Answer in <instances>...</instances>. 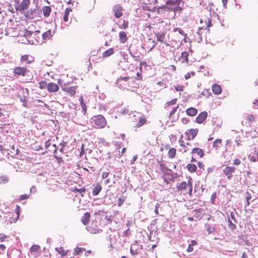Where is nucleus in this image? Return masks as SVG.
<instances>
[{
	"label": "nucleus",
	"mask_w": 258,
	"mask_h": 258,
	"mask_svg": "<svg viewBox=\"0 0 258 258\" xmlns=\"http://www.w3.org/2000/svg\"><path fill=\"white\" fill-rule=\"evenodd\" d=\"M109 175V173L107 171L102 172L101 177L102 179L106 178Z\"/></svg>",
	"instance_id": "4c0bfd02"
},
{
	"label": "nucleus",
	"mask_w": 258,
	"mask_h": 258,
	"mask_svg": "<svg viewBox=\"0 0 258 258\" xmlns=\"http://www.w3.org/2000/svg\"><path fill=\"white\" fill-rule=\"evenodd\" d=\"M93 121L94 122V125L96 128H102L106 123L105 118L102 115L94 116L93 118Z\"/></svg>",
	"instance_id": "f03ea898"
},
{
	"label": "nucleus",
	"mask_w": 258,
	"mask_h": 258,
	"mask_svg": "<svg viewBox=\"0 0 258 258\" xmlns=\"http://www.w3.org/2000/svg\"><path fill=\"white\" fill-rule=\"evenodd\" d=\"M177 187L178 190L186 191V192L188 193L189 196L192 194V182L190 180H188L187 183L185 181L180 182Z\"/></svg>",
	"instance_id": "f257e3e1"
},
{
	"label": "nucleus",
	"mask_w": 258,
	"mask_h": 258,
	"mask_svg": "<svg viewBox=\"0 0 258 258\" xmlns=\"http://www.w3.org/2000/svg\"><path fill=\"white\" fill-rule=\"evenodd\" d=\"M178 107V106H174L172 108V110L170 112V114H169V118H171L172 115L175 113V112L177 110V108Z\"/></svg>",
	"instance_id": "c9c22d12"
},
{
	"label": "nucleus",
	"mask_w": 258,
	"mask_h": 258,
	"mask_svg": "<svg viewBox=\"0 0 258 258\" xmlns=\"http://www.w3.org/2000/svg\"><path fill=\"white\" fill-rule=\"evenodd\" d=\"M137 158H138L137 155L134 156L133 157V158H132V159L131 160V164H133L136 161Z\"/></svg>",
	"instance_id": "6e6d98bb"
},
{
	"label": "nucleus",
	"mask_w": 258,
	"mask_h": 258,
	"mask_svg": "<svg viewBox=\"0 0 258 258\" xmlns=\"http://www.w3.org/2000/svg\"><path fill=\"white\" fill-rule=\"evenodd\" d=\"M228 226L232 230H234L236 228V226L232 223L229 218H228Z\"/></svg>",
	"instance_id": "cd10ccee"
},
{
	"label": "nucleus",
	"mask_w": 258,
	"mask_h": 258,
	"mask_svg": "<svg viewBox=\"0 0 258 258\" xmlns=\"http://www.w3.org/2000/svg\"><path fill=\"white\" fill-rule=\"evenodd\" d=\"M37 102L38 103H40V104H39L38 105L39 106H45V107H46L47 106V104H45V103H44L43 101H41L40 100H38L37 101Z\"/></svg>",
	"instance_id": "49530a36"
},
{
	"label": "nucleus",
	"mask_w": 258,
	"mask_h": 258,
	"mask_svg": "<svg viewBox=\"0 0 258 258\" xmlns=\"http://www.w3.org/2000/svg\"><path fill=\"white\" fill-rule=\"evenodd\" d=\"M230 218H231V219H232L235 222H236L235 215H234V213L233 212H230Z\"/></svg>",
	"instance_id": "864d4df0"
},
{
	"label": "nucleus",
	"mask_w": 258,
	"mask_h": 258,
	"mask_svg": "<svg viewBox=\"0 0 258 258\" xmlns=\"http://www.w3.org/2000/svg\"><path fill=\"white\" fill-rule=\"evenodd\" d=\"M45 84H46V82L45 81H41L40 83V88L41 89H43L44 88L43 85H45Z\"/></svg>",
	"instance_id": "052dcab7"
},
{
	"label": "nucleus",
	"mask_w": 258,
	"mask_h": 258,
	"mask_svg": "<svg viewBox=\"0 0 258 258\" xmlns=\"http://www.w3.org/2000/svg\"><path fill=\"white\" fill-rule=\"evenodd\" d=\"M251 197L249 192H246V206H248L249 205V201L251 199Z\"/></svg>",
	"instance_id": "2f4dec72"
},
{
	"label": "nucleus",
	"mask_w": 258,
	"mask_h": 258,
	"mask_svg": "<svg viewBox=\"0 0 258 258\" xmlns=\"http://www.w3.org/2000/svg\"><path fill=\"white\" fill-rule=\"evenodd\" d=\"M189 244L191 245V246L196 245L197 244V242L195 240H192L191 241V243Z\"/></svg>",
	"instance_id": "13d9d810"
},
{
	"label": "nucleus",
	"mask_w": 258,
	"mask_h": 258,
	"mask_svg": "<svg viewBox=\"0 0 258 258\" xmlns=\"http://www.w3.org/2000/svg\"><path fill=\"white\" fill-rule=\"evenodd\" d=\"M7 237V236L5 235L2 234H0V241H3Z\"/></svg>",
	"instance_id": "3c124183"
},
{
	"label": "nucleus",
	"mask_w": 258,
	"mask_h": 258,
	"mask_svg": "<svg viewBox=\"0 0 258 258\" xmlns=\"http://www.w3.org/2000/svg\"><path fill=\"white\" fill-rule=\"evenodd\" d=\"M235 169L236 168L234 167L227 166L223 170V173L227 178L230 179L232 176V173L235 172Z\"/></svg>",
	"instance_id": "39448f33"
},
{
	"label": "nucleus",
	"mask_w": 258,
	"mask_h": 258,
	"mask_svg": "<svg viewBox=\"0 0 258 258\" xmlns=\"http://www.w3.org/2000/svg\"><path fill=\"white\" fill-rule=\"evenodd\" d=\"M27 71V69L23 67H16L14 69V73L15 75L17 76H25L26 74V72Z\"/></svg>",
	"instance_id": "6e6552de"
},
{
	"label": "nucleus",
	"mask_w": 258,
	"mask_h": 258,
	"mask_svg": "<svg viewBox=\"0 0 258 258\" xmlns=\"http://www.w3.org/2000/svg\"><path fill=\"white\" fill-rule=\"evenodd\" d=\"M52 36L51 30L49 29L42 34L43 39L45 41L50 39Z\"/></svg>",
	"instance_id": "ddd939ff"
},
{
	"label": "nucleus",
	"mask_w": 258,
	"mask_h": 258,
	"mask_svg": "<svg viewBox=\"0 0 258 258\" xmlns=\"http://www.w3.org/2000/svg\"><path fill=\"white\" fill-rule=\"evenodd\" d=\"M216 198V192L213 193L212 195H211V200L212 203H214Z\"/></svg>",
	"instance_id": "ea45409f"
},
{
	"label": "nucleus",
	"mask_w": 258,
	"mask_h": 258,
	"mask_svg": "<svg viewBox=\"0 0 258 258\" xmlns=\"http://www.w3.org/2000/svg\"><path fill=\"white\" fill-rule=\"evenodd\" d=\"M128 26V23L126 21H123V23L119 25L120 29H125Z\"/></svg>",
	"instance_id": "473e14b6"
},
{
	"label": "nucleus",
	"mask_w": 258,
	"mask_h": 258,
	"mask_svg": "<svg viewBox=\"0 0 258 258\" xmlns=\"http://www.w3.org/2000/svg\"><path fill=\"white\" fill-rule=\"evenodd\" d=\"M192 153L198 154L200 157H202L204 155L203 150L198 148H194L192 150Z\"/></svg>",
	"instance_id": "6ab92c4d"
},
{
	"label": "nucleus",
	"mask_w": 258,
	"mask_h": 258,
	"mask_svg": "<svg viewBox=\"0 0 258 258\" xmlns=\"http://www.w3.org/2000/svg\"><path fill=\"white\" fill-rule=\"evenodd\" d=\"M205 227L209 234H212L215 231V228L214 227H212L210 224H206Z\"/></svg>",
	"instance_id": "aec40b11"
},
{
	"label": "nucleus",
	"mask_w": 258,
	"mask_h": 258,
	"mask_svg": "<svg viewBox=\"0 0 258 258\" xmlns=\"http://www.w3.org/2000/svg\"><path fill=\"white\" fill-rule=\"evenodd\" d=\"M91 250H87V251L85 252V256H89V255L90 254H91Z\"/></svg>",
	"instance_id": "774afa93"
},
{
	"label": "nucleus",
	"mask_w": 258,
	"mask_h": 258,
	"mask_svg": "<svg viewBox=\"0 0 258 258\" xmlns=\"http://www.w3.org/2000/svg\"><path fill=\"white\" fill-rule=\"evenodd\" d=\"M29 57L28 55H24L21 57V60L23 61H27L28 63H30L32 61V60H29Z\"/></svg>",
	"instance_id": "bb28decb"
},
{
	"label": "nucleus",
	"mask_w": 258,
	"mask_h": 258,
	"mask_svg": "<svg viewBox=\"0 0 258 258\" xmlns=\"http://www.w3.org/2000/svg\"><path fill=\"white\" fill-rule=\"evenodd\" d=\"M186 113L187 115L193 116L197 113V109L194 107H190L186 109Z\"/></svg>",
	"instance_id": "a211bd4d"
},
{
	"label": "nucleus",
	"mask_w": 258,
	"mask_h": 258,
	"mask_svg": "<svg viewBox=\"0 0 258 258\" xmlns=\"http://www.w3.org/2000/svg\"><path fill=\"white\" fill-rule=\"evenodd\" d=\"M119 37L120 42L122 43H124L127 41V36L125 33L123 31H121L119 33Z\"/></svg>",
	"instance_id": "dca6fc26"
},
{
	"label": "nucleus",
	"mask_w": 258,
	"mask_h": 258,
	"mask_svg": "<svg viewBox=\"0 0 258 258\" xmlns=\"http://www.w3.org/2000/svg\"><path fill=\"white\" fill-rule=\"evenodd\" d=\"M62 89L64 91H67L71 96H73L76 93L75 88L74 86H71L70 87H68V86H64L62 87Z\"/></svg>",
	"instance_id": "9b49d317"
},
{
	"label": "nucleus",
	"mask_w": 258,
	"mask_h": 258,
	"mask_svg": "<svg viewBox=\"0 0 258 258\" xmlns=\"http://www.w3.org/2000/svg\"><path fill=\"white\" fill-rule=\"evenodd\" d=\"M181 55L183 58L187 61L188 53L186 52H182Z\"/></svg>",
	"instance_id": "a19ab883"
},
{
	"label": "nucleus",
	"mask_w": 258,
	"mask_h": 258,
	"mask_svg": "<svg viewBox=\"0 0 258 258\" xmlns=\"http://www.w3.org/2000/svg\"><path fill=\"white\" fill-rule=\"evenodd\" d=\"M176 153V150L172 148L169 149L168 152V157L170 158L174 157Z\"/></svg>",
	"instance_id": "393cba45"
},
{
	"label": "nucleus",
	"mask_w": 258,
	"mask_h": 258,
	"mask_svg": "<svg viewBox=\"0 0 258 258\" xmlns=\"http://www.w3.org/2000/svg\"><path fill=\"white\" fill-rule=\"evenodd\" d=\"M193 250V246H191L189 244L188 247L186 249V251L188 252H191Z\"/></svg>",
	"instance_id": "de8ad7c7"
},
{
	"label": "nucleus",
	"mask_w": 258,
	"mask_h": 258,
	"mask_svg": "<svg viewBox=\"0 0 258 258\" xmlns=\"http://www.w3.org/2000/svg\"><path fill=\"white\" fill-rule=\"evenodd\" d=\"M240 137H237L235 140V143L236 144V145L237 146H239L240 144Z\"/></svg>",
	"instance_id": "c03bdc74"
},
{
	"label": "nucleus",
	"mask_w": 258,
	"mask_h": 258,
	"mask_svg": "<svg viewBox=\"0 0 258 258\" xmlns=\"http://www.w3.org/2000/svg\"><path fill=\"white\" fill-rule=\"evenodd\" d=\"M198 130L196 128H192L186 132L187 139L188 140H193L197 136Z\"/></svg>",
	"instance_id": "423d86ee"
},
{
	"label": "nucleus",
	"mask_w": 258,
	"mask_h": 258,
	"mask_svg": "<svg viewBox=\"0 0 258 258\" xmlns=\"http://www.w3.org/2000/svg\"><path fill=\"white\" fill-rule=\"evenodd\" d=\"M166 5L169 6V7H165L162 6V10L165 8L170 9V10H174L175 8V4L173 0H168L166 2Z\"/></svg>",
	"instance_id": "2eb2a0df"
},
{
	"label": "nucleus",
	"mask_w": 258,
	"mask_h": 258,
	"mask_svg": "<svg viewBox=\"0 0 258 258\" xmlns=\"http://www.w3.org/2000/svg\"><path fill=\"white\" fill-rule=\"evenodd\" d=\"M248 136L251 138H256L258 136V133L255 130H254L248 133Z\"/></svg>",
	"instance_id": "7c9ffc66"
},
{
	"label": "nucleus",
	"mask_w": 258,
	"mask_h": 258,
	"mask_svg": "<svg viewBox=\"0 0 258 258\" xmlns=\"http://www.w3.org/2000/svg\"><path fill=\"white\" fill-rule=\"evenodd\" d=\"M130 251L132 255H136L138 253L137 250H134L132 247L131 248Z\"/></svg>",
	"instance_id": "5fc2aeb1"
},
{
	"label": "nucleus",
	"mask_w": 258,
	"mask_h": 258,
	"mask_svg": "<svg viewBox=\"0 0 258 258\" xmlns=\"http://www.w3.org/2000/svg\"><path fill=\"white\" fill-rule=\"evenodd\" d=\"M168 176H169V180H172V176L171 175H170L171 173V170H169L168 171Z\"/></svg>",
	"instance_id": "0e129e2a"
},
{
	"label": "nucleus",
	"mask_w": 258,
	"mask_h": 258,
	"mask_svg": "<svg viewBox=\"0 0 258 258\" xmlns=\"http://www.w3.org/2000/svg\"><path fill=\"white\" fill-rule=\"evenodd\" d=\"M187 168L188 170L191 172H195L197 169V166L195 164H188L187 165Z\"/></svg>",
	"instance_id": "5701e85b"
},
{
	"label": "nucleus",
	"mask_w": 258,
	"mask_h": 258,
	"mask_svg": "<svg viewBox=\"0 0 258 258\" xmlns=\"http://www.w3.org/2000/svg\"><path fill=\"white\" fill-rule=\"evenodd\" d=\"M42 11L43 13V16L47 18L49 16L51 12V9L49 6H44L42 7Z\"/></svg>",
	"instance_id": "f8f14e48"
},
{
	"label": "nucleus",
	"mask_w": 258,
	"mask_h": 258,
	"mask_svg": "<svg viewBox=\"0 0 258 258\" xmlns=\"http://www.w3.org/2000/svg\"><path fill=\"white\" fill-rule=\"evenodd\" d=\"M146 119L145 117H141L138 122V126H141L144 125L146 122Z\"/></svg>",
	"instance_id": "c756f323"
},
{
	"label": "nucleus",
	"mask_w": 258,
	"mask_h": 258,
	"mask_svg": "<svg viewBox=\"0 0 258 258\" xmlns=\"http://www.w3.org/2000/svg\"><path fill=\"white\" fill-rule=\"evenodd\" d=\"M250 160L251 161H253V162H255L257 161L256 160V156H252L251 157H250Z\"/></svg>",
	"instance_id": "bf43d9fd"
},
{
	"label": "nucleus",
	"mask_w": 258,
	"mask_h": 258,
	"mask_svg": "<svg viewBox=\"0 0 258 258\" xmlns=\"http://www.w3.org/2000/svg\"><path fill=\"white\" fill-rule=\"evenodd\" d=\"M198 166L200 168H203L204 165L202 163L199 162L198 163Z\"/></svg>",
	"instance_id": "69168bd1"
},
{
	"label": "nucleus",
	"mask_w": 258,
	"mask_h": 258,
	"mask_svg": "<svg viewBox=\"0 0 258 258\" xmlns=\"http://www.w3.org/2000/svg\"><path fill=\"white\" fill-rule=\"evenodd\" d=\"M240 163H241V161L239 159H235L234 160L233 164L234 165H238L240 164Z\"/></svg>",
	"instance_id": "79ce46f5"
},
{
	"label": "nucleus",
	"mask_w": 258,
	"mask_h": 258,
	"mask_svg": "<svg viewBox=\"0 0 258 258\" xmlns=\"http://www.w3.org/2000/svg\"><path fill=\"white\" fill-rule=\"evenodd\" d=\"M39 248H40V247L38 245H34L31 247L30 250L31 251H37Z\"/></svg>",
	"instance_id": "72a5a7b5"
},
{
	"label": "nucleus",
	"mask_w": 258,
	"mask_h": 258,
	"mask_svg": "<svg viewBox=\"0 0 258 258\" xmlns=\"http://www.w3.org/2000/svg\"><path fill=\"white\" fill-rule=\"evenodd\" d=\"M114 53V49L112 48L104 51L103 53V57H107L112 55Z\"/></svg>",
	"instance_id": "4be33fe9"
},
{
	"label": "nucleus",
	"mask_w": 258,
	"mask_h": 258,
	"mask_svg": "<svg viewBox=\"0 0 258 258\" xmlns=\"http://www.w3.org/2000/svg\"><path fill=\"white\" fill-rule=\"evenodd\" d=\"M124 200L119 198L117 200V205L118 206H120L123 203Z\"/></svg>",
	"instance_id": "37998d69"
},
{
	"label": "nucleus",
	"mask_w": 258,
	"mask_h": 258,
	"mask_svg": "<svg viewBox=\"0 0 258 258\" xmlns=\"http://www.w3.org/2000/svg\"><path fill=\"white\" fill-rule=\"evenodd\" d=\"M90 215L88 212H86L82 219V222L84 225H87L89 221Z\"/></svg>",
	"instance_id": "f3484780"
},
{
	"label": "nucleus",
	"mask_w": 258,
	"mask_h": 258,
	"mask_svg": "<svg viewBox=\"0 0 258 258\" xmlns=\"http://www.w3.org/2000/svg\"><path fill=\"white\" fill-rule=\"evenodd\" d=\"M183 86H177L176 87H175V89L177 91H181L183 90Z\"/></svg>",
	"instance_id": "603ef678"
},
{
	"label": "nucleus",
	"mask_w": 258,
	"mask_h": 258,
	"mask_svg": "<svg viewBox=\"0 0 258 258\" xmlns=\"http://www.w3.org/2000/svg\"><path fill=\"white\" fill-rule=\"evenodd\" d=\"M29 5V0H23L20 4H19V5L16 7V9L17 10H19V11H23L27 9Z\"/></svg>",
	"instance_id": "20e7f679"
},
{
	"label": "nucleus",
	"mask_w": 258,
	"mask_h": 258,
	"mask_svg": "<svg viewBox=\"0 0 258 258\" xmlns=\"http://www.w3.org/2000/svg\"><path fill=\"white\" fill-rule=\"evenodd\" d=\"M60 250H58V248H56V250L58 252H59L60 253H61L62 255H66V252H64V251L61 248H60Z\"/></svg>",
	"instance_id": "09e8293b"
},
{
	"label": "nucleus",
	"mask_w": 258,
	"mask_h": 258,
	"mask_svg": "<svg viewBox=\"0 0 258 258\" xmlns=\"http://www.w3.org/2000/svg\"><path fill=\"white\" fill-rule=\"evenodd\" d=\"M102 189V186L99 183H97L93 186L92 190V195L97 196Z\"/></svg>",
	"instance_id": "9d476101"
},
{
	"label": "nucleus",
	"mask_w": 258,
	"mask_h": 258,
	"mask_svg": "<svg viewBox=\"0 0 258 258\" xmlns=\"http://www.w3.org/2000/svg\"><path fill=\"white\" fill-rule=\"evenodd\" d=\"M26 16L29 19H32L33 18V11H28L27 13V15H26Z\"/></svg>",
	"instance_id": "58836bf2"
},
{
	"label": "nucleus",
	"mask_w": 258,
	"mask_h": 258,
	"mask_svg": "<svg viewBox=\"0 0 258 258\" xmlns=\"http://www.w3.org/2000/svg\"><path fill=\"white\" fill-rule=\"evenodd\" d=\"M71 11V10L69 8H67L65 10V13L63 17V20L65 22H67L68 21V16L69 13Z\"/></svg>",
	"instance_id": "a878e982"
},
{
	"label": "nucleus",
	"mask_w": 258,
	"mask_h": 258,
	"mask_svg": "<svg viewBox=\"0 0 258 258\" xmlns=\"http://www.w3.org/2000/svg\"><path fill=\"white\" fill-rule=\"evenodd\" d=\"M177 101L176 99H173L171 100L170 102H167L165 106V108H166L169 107L170 105H174L175 104L176 102Z\"/></svg>",
	"instance_id": "c85d7f7f"
},
{
	"label": "nucleus",
	"mask_w": 258,
	"mask_h": 258,
	"mask_svg": "<svg viewBox=\"0 0 258 258\" xmlns=\"http://www.w3.org/2000/svg\"><path fill=\"white\" fill-rule=\"evenodd\" d=\"M77 190L81 194L84 193L85 192V189L84 187L81 188L80 189H77Z\"/></svg>",
	"instance_id": "4d7b16f0"
},
{
	"label": "nucleus",
	"mask_w": 258,
	"mask_h": 258,
	"mask_svg": "<svg viewBox=\"0 0 258 258\" xmlns=\"http://www.w3.org/2000/svg\"><path fill=\"white\" fill-rule=\"evenodd\" d=\"M184 77L186 80L190 78V74L189 73L186 74V75H185Z\"/></svg>",
	"instance_id": "338daca9"
},
{
	"label": "nucleus",
	"mask_w": 258,
	"mask_h": 258,
	"mask_svg": "<svg viewBox=\"0 0 258 258\" xmlns=\"http://www.w3.org/2000/svg\"><path fill=\"white\" fill-rule=\"evenodd\" d=\"M85 250V248L77 247L75 248L73 254L74 255H81L82 252Z\"/></svg>",
	"instance_id": "412c9836"
},
{
	"label": "nucleus",
	"mask_w": 258,
	"mask_h": 258,
	"mask_svg": "<svg viewBox=\"0 0 258 258\" xmlns=\"http://www.w3.org/2000/svg\"><path fill=\"white\" fill-rule=\"evenodd\" d=\"M29 196L30 195H21L19 197V200L20 201H22V200H25V199H27L29 198Z\"/></svg>",
	"instance_id": "e433bc0d"
},
{
	"label": "nucleus",
	"mask_w": 258,
	"mask_h": 258,
	"mask_svg": "<svg viewBox=\"0 0 258 258\" xmlns=\"http://www.w3.org/2000/svg\"><path fill=\"white\" fill-rule=\"evenodd\" d=\"M20 208V207L19 206H17L16 210H15L16 213V214L17 215V218L19 217V215H20V213H19Z\"/></svg>",
	"instance_id": "8fccbe9b"
},
{
	"label": "nucleus",
	"mask_w": 258,
	"mask_h": 258,
	"mask_svg": "<svg viewBox=\"0 0 258 258\" xmlns=\"http://www.w3.org/2000/svg\"><path fill=\"white\" fill-rule=\"evenodd\" d=\"M212 91L215 94L219 95L221 93L222 89L220 85L215 84L212 86Z\"/></svg>",
	"instance_id": "4468645a"
},
{
	"label": "nucleus",
	"mask_w": 258,
	"mask_h": 258,
	"mask_svg": "<svg viewBox=\"0 0 258 258\" xmlns=\"http://www.w3.org/2000/svg\"><path fill=\"white\" fill-rule=\"evenodd\" d=\"M46 88L48 92L52 93L57 92L59 90V86L55 83L50 82L47 85Z\"/></svg>",
	"instance_id": "0eeeda50"
},
{
	"label": "nucleus",
	"mask_w": 258,
	"mask_h": 258,
	"mask_svg": "<svg viewBox=\"0 0 258 258\" xmlns=\"http://www.w3.org/2000/svg\"><path fill=\"white\" fill-rule=\"evenodd\" d=\"M128 112V110L127 109H123V110L121 111L122 114H127Z\"/></svg>",
	"instance_id": "680f3d73"
},
{
	"label": "nucleus",
	"mask_w": 258,
	"mask_h": 258,
	"mask_svg": "<svg viewBox=\"0 0 258 258\" xmlns=\"http://www.w3.org/2000/svg\"><path fill=\"white\" fill-rule=\"evenodd\" d=\"M112 9L116 18H119L122 16V7L120 5L117 4L114 6Z\"/></svg>",
	"instance_id": "7ed1b4c3"
},
{
	"label": "nucleus",
	"mask_w": 258,
	"mask_h": 258,
	"mask_svg": "<svg viewBox=\"0 0 258 258\" xmlns=\"http://www.w3.org/2000/svg\"><path fill=\"white\" fill-rule=\"evenodd\" d=\"M255 117L252 114L248 115L246 119L249 122H252L254 120Z\"/></svg>",
	"instance_id": "f704fd0d"
},
{
	"label": "nucleus",
	"mask_w": 258,
	"mask_h": 258,
	"mask_svg": "<svg viewBox=\"0 0 258 258\" xmlns=\"http://www.w3.org/2000/svg\"><path fill=\"white\" fill-rule=\"evenodd\" d=\"M207 115L208 113L206 111H203L200 113L196 118V122L198 123H203L206 119Z\"/></svg>",
	"instance_id": "1a4fd4ad"
},
{
	"label": "nucleus",
	"mask_w": 258,
	"mask_h": 258,
	"mask_svg": "<svg viewBox=\"0 0 258 258\" xmlns=\"http://www.w3.org/2000/svg\"><path fill=\"white\" fill-rule=\"evenodd\" d=\"M222 140L221 139H217L213 142V147L218 149L221 146Z\"/></svg>",
	"instance_id": "b1692460"
},
{
	"label": "nucleus",
	"mask_w": 258,
	"mask_h": 258,
	"mask_svg": "<svg viewBox=\"0 0 258 258\" xmlns=\"http://www.w3.org/2000/svg\"><path fill=\"white\" fill-rule=\"evenodd\" d=\"M59 145L61 146V147L64 148L67 146V143L63 142L60 143Z\"/></svg>",
	"instance_id": "e2e57ef3"
},
{
	"label": "nucleus",
	"mask_w": 258,
	"mask_h": 258,
	"mask_svg": "<svg viewBox=\"0 0 258 258\" xmlns=\"http://www.w3.org/2000/svg\"><path fill=\"white\" fill-rule=\"evenodd\" d=\"M123 234L126 236H129L131 234L130 229L128 228L127 230H126L125 231H124Z\"/></svg>",
	"instance_id": "a18cd8bd"
}]
</instances>
